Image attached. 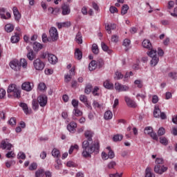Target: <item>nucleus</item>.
Masks as SVG:
<instances>
[{
  "label": "nucleus",
  "mask_w": 177,
  "mask_h": 177,
  "mask_svg": "<svg viewBox=\"0 0 177 177\" xmlns=\"http://www.w3.org/2000/svg\"><path fill=\"white\" fill-rule=\"evenodd\" d=\"M84 136L87 139V140H84L82 142V156L86 158L87 157H91L92 153L96 151L99 153V149H100V146L99 145V140H96L94 141L93 145L91 147L89 146V143H92L93 140L92 138H93V132L91 131H86L84 133Z\"/></svg>",
  "instance_id": "f257e3e1"
},
{
  "label": "nucleus",
  "mask_w": 177,
  "mask_h": 177,
  "mask_svg": "<svg viewBox=\"0 0 177 177\" xmlns=\"http://www.w3.org/2000/svg\"><path fill=\"white\" fill-rule=\"evenodd\" d=\"M7 93L9 97H16L17 99H20V95L21 93L16 84H12L8 86Z\"/></svg>",
  "instance_id": "f03ea898"
},
{
  "label": "nucleus",
  "mask_w": 177,
  "mask_h": 177,
  "mask_svg": "<svg viewBox=\"0 0 177 177\" xmlns=\"http://www.w3.org/2000/svg\"><path fill=\"white\" fill-rule=\"evenodd\" d=\"M33 66L37 71H42V70L45 68V63H44L39 58H37L34 60Z\"/></svg>",
  "instance_id": "7ed1b4c3"
},
{
  "label": "nucleus",
  "mask_w": 177,
  "mask_h": 177,
  "mask_svg": "<svg viewBox=\"0 0 177 177\" xmlns=\"http://www.w3.org/2000/svg\"><path fill=\"white\" fill-rule=\"evenodd\" d=\"M12 147H13V145L9 142L8 139L3 140L1 142L0 145V149H2V150H12Z\"/></svg>",
  "instance_id": "20e7f679"
},
{
  "label": "nucleus",
  "mask_w": 177,
  "mask_h": 177,
  "mask_svg": "<svg viewBox=\"0 0 177 177\" xmlns=\"http://www.w3.org/2000/svg\"><path fill=\"white\" fill-rule=\"evenodd\" d=\"M9 66L12 70H14V71H20L21 64L20 62H19L17 59L12 60L10 62Z\"/></svg>",
  "instance_id": "39448f33"
},
{
  "label": "nucleus",
  "mask_w": 177,
  "mask_h": 177,
  "mask_svg": "<svg viewBox=\"0 0 177 177\" xmlns=\"http://www.w3.org/2000/svg\"><path fill=\"white\" fill-rule=\"evenodd\" d=\"M167 171H168V167L162 165H156L154 167V172H156V174H158L159 175H162L164 174V172H167Z\"/></svg>",
  "instance_id": "423d86ee"
},
{
  "label": "nucleus",
  "mask_w": 177,
  "mask_h": 177,
  "mask_svg": "<svg viewBox=\"0 0 177 177\" xmlns=\"http://www.w3.org/2000/svg\"><path fill=\"white\" fill-rule=\"evenodd\" d=\"M50 37L52 41H57L59 39V32H57V29L55 27H52L49 30Z\"/></svg>",
  "instance_id": "0eeeda50"
},
{
  "label": "nucleus",
  "mask_w": 177,
  "mask_h": 177,
  "mask_svg": "<svg viewBox=\"0 0 177 177\" xmlns=\"http://www.w3.org/2000/svg\"><path fill=\"white\" fill-rule=\"evenodd\" d=\"M37 102L40 107H45L48 104V97L45 95H41L37 97Z\"/></svg>",
  "instance_id": "6e6552de"
},
{
  "label": "nucleus",
  "mask_w": 177,
  "mask_h": 177,
  "mask_svg": "<svg viewBox=\"0 0 177 177\" xmlns=\"http://www.w3.org/2000/svg\"><path fill=\"white\" fill-rule=\"evenodd\" d=\"M115 89L118 92H128V91H129V86L127 85H122L117 82L115 84Z\"/></svg>",
  "instance_id": "1a4fd4ad"
},
{
  "label": "nucleus",
  "mask_w": 177,
  "mask_h": 177,
  "mask_svg": "<svg viewBox=\"0 0 177 177\" xmlns=\"http://www.w3.org/2000/svg\"><path fill=\"white\" fill-rule=\"evenodd\" d=\"M124 100H125L128 107H131L133 109H135L138 106L136 104V102L135 101H133L132 99H131V97H129L128 96H125L124 97Z\"/></svg>",
  "instance_id": "9d476101"
},
{
  "label": "nucleus",
  "mask_w": 177,
  "mask_h": 177,
  "mask_svg": "<svg viewBox=\"0 0 177 177\" xmlns=\"http://www.w3.org/2000/svg\"><path fill=\"white\" fill-rule=\"evenodd\" d=\"M26 49L28 50V53L26 55L28 60H30V62H32L35 57H37V55H35V53H34V50L30 48V46H27Z\"/></svg>",
  "instance_id": "9b49d317"
},
{
  "label": "nucleus",
  "mask_w": 177,
  "mask_h": 177,
  "mask_svg": "<svg viewBox=\"0 0 177 177\" xmlns=\"http://www.w3.org/2000/svg\"><path fill=\"white\" fill-rule=\"evenodd\" d=\"M34 85H31V83L30 82H25L21 85V88L23 91H26V92H30L32 91Z\"/></svg>",
  "instance_id": "f8f14e48"
},
{
  "label": "nucleus",
  "mask_w": 177,
  "mask_h": 177,
  "mask_svg": "<svg viewBox=\"0 0 177 177\" xmlns=\"http://www.w3.org/2000/svg\"><path fill=\"white\" fill-rule=\"evenodd\" d=\"M62 15L63 16H67L69 13L71 12V10L70 9V6L68 4L64 3L62 6Z\"/></svg>",
  "instance_id": "ddd939ff"
},
{
  "label": "nucleus",
  "mask_w": 177,
  "mask_h": 177,
  "mask_svg": "<svg viewBox=\"0 0 177 177\" xmlns=\"http://www.w3.org/2000/svg\"><path fill=\"white\" fill-rule=\"evenodd\" d=\"M48 60L50 64H56L57 63V57L53 54H48Z\"/></svg>",
  "instance_id": "4468645a"
},
{
  "label": "nucleus",
  "mask_w": 177,
  "mask_h": 177,
  "mask_svg": "<svg viewBox=\"0 0 177 177\" xmlns=\"http://www.w3.org/2000/svg\"><path fill=\"white\" fill-rule=\"evenodd\" d=\"M142 46L143 48H145L146 49H153V46L151 45V42H150V40L149 39H144L142 41Z\"/></svg>",
  "instance_id": "2eb2a0df"
},
{
  "label": "nucleus",
  "mask_w": 177,
  "mask_h": 177,
  "mask_svg": "<svg viewBox=\"0 0 177 177\" xmlns=\"http://www.w3.org/2000/svg\"><path fill=\"white\" fill-rule=\"evenodd\" d=\"M75 128H77V123L74 122H71L67 126L68 131H69V132H71L72 133H74V132H75Z\"/></svg>",
  "instance_id": "dca6fc26"
},
{
  "label": "nucleus",
  "mask_w": 177,
  "mask_h": 177,
  "mask_svg": "<svg viewBox=\"0 0 177 177\" xmlns=\"http://www.w3.org/2000/svg\"><path fill=\"white\" fill-rule=\"evenodd\" d=\"M33 50L35 52H39L44 48V46L39 42H34L32 44Z\"/></svg>",
  "instance_id": "f3484780"
},
{
  "label": "nucleus",
  "mask_w": 177,
  "mask_h": 177,
  "mask_svg": "<svg viewBox=\"0 0 177 177\" xmlns=\"http://www.w3.org/2000/svg\"><path fill=\"white\" fill-rule=\"evenodd\" d=\"M160 114H161V109H160V106H158V105H156L153 109V117H155V118H160Z\"/></svg>",
  "instance_id": "a211bd4d"
},
{
  "label": "nucleus",
  "mask_w": 177,
  "mask_h": 177,
  "mask_svg": "<svg viewBox=\"0 0 177 177\" xmlns=\"http://www.w3.org/2000/svg\"><path fill=\"white\" fill-rule=\"evenodd\" d=\"M13 14L15 16V19L17 21H19V20L21 19V15L20 14V12H19V10H17V8H13Z\"/></svg>",
  "instance_id": "6ab92c4d"
},
{
  "label": "nucleus",
  "mask_w": 177,
  "mask_h": 177,
  "mask_svg": "<svg viewBox=\"0 0 177 177\" xmlns=\"http://www.w3.org/2000/svg\"><path fill=\"white\" fill-rule=\"evenodd\" d=\"M20 41L19 34L17 32L15 33V35L11 37V42L12 44H17Z\"/></svg>",
  "instance_id": "aec40b11"
},
{
  "label": "nucleus",
  "mask_w": 177,
  "mask_h": 177,
  "mask_svg": "<svg viewBox=\"0 0 177 177\" xmlns=\"http://www.w3.org/2000/svg\"><path fill=\"white\" fill-rule=\"evenodd\" d=\"M145 177H156L154 173L151 171V167H147L145 169Z\"/></svg>",
  "instance_id": "412c9836"
},
{
  "label": "nucleus",
  "mask_w": 177,
  "mask_h": 177,
  "mask_svg": "<svg viewBox=\"0 0 177 177\" xmlns=\"http://www.w3.org/2000/svg\"><path fill=\"white\" fill-rule=\"evenodd\" d=\"M97 67V62H96V61L95 60L91 61L88 64V70L90 71H93V70H96Z\"/></svg>",
  "instance_id": "4be33fe9"
},
{
  "label": "nucleus",
  "mask_w": 177,
  "mask_h": 177,
  "mask_svg": "<svg viewBox=\"0 0 177 177\" xmlns=\"http://www.w3.org/2000/svg\"><path fill=\"white\" fill-rule=\"evenodd\" d=\"M103 85L106 89H113L114 88V84L110 82L109 80H106L104 82Z\"/></svg>",
  "instance_id": "5701e85b"
},
{
  "label": "nucleus",
  "mask_w": 177,
  "mask_h": 177,
  "mask_svg": "<svg viewBox=\"0 0 177 177\" xmlns=\"http://www.w3.org/2000/svg\"><path fill=\"white\" fill-rule=\"evenodd\" d=\"M105 28L108 34H111V30H115L116 26L114 24H108L105 26Z\"/></svg>",
  "instance_id": "b1692460"
},
{
  "label": "nucleus",
  "mask_w": 177,
  "mask_h": 177,
  "mask_svg": "<svg viewBox=\"0 0 177 177\" xmlns=\"http://www.w3.org/2000/svg\"><path fill=\"white\" fill-rule=\"evenodd\" d=\"M75 57L77 60H81V59H82V52L80 50V48H76L75 49Z\"/></svg>",
  "instance_id": "393cba45"
},
{
  "label": "nucleus",
  "mask_w": 177,
  "mask_h": 177,
  "mask_svg": "<svg viewBox=\"0 0 177 177\" xmlns=\"http://www.w3.org/2000/svg\"><path fill=\"white\" fill-rule=\"evenodd\" d=\"M158 62H160V58L158 57H153L151 58V60L150 62V64L152 67H156L157 64H158Z\"/></svg>",
  "instance_id": "a878e982"
},
{
  "label": "nucleus",
  "mask_w": 177,
  "mask_h": 177,
  "mask_svg": "<svg viewBox=\"0 0 177 177\" xmlns=\"http://www.w3.org/2000/svg\"><path fill=\"white\" fill-rule=\"evenodd\" d=\"M4 28L6 32H12L15 30V26L12 24H7Z\"/></svg>",
  "instance_id": "bb28decb"
},
{
  "label": "nucleus",
  "mask_w": 177,
  "mask_h": 177,
  "mask_svg": "<svg viewBox=\"0 0 177 177\" xmlns=\"http://www.w3.org/2000/svg\"><path fill=\"white\" fill-rule=\"evenodd\" d=\"M19 106L24 110L25 114H30V111L28 110V106H27V104L21 102L19 104Z\"/></svg>",
  "instance_id": "cd10ccee"
},
{
  "label": "nucleus",
  "mask_w": 177,
  "mask_h": 177,
  "mask_svg": "<svg viewBox=\"0 0 177 177\" xmlns=\"http://www.w3.org/2000/svg\"><path fill=\"white\" fill-rule=\"evenodd\" d=\"M147 55L149 56V57H157V50H153V48L150 49V51L147 53Z\"/></svg>",
  "instance_id": "c85d7f7f"
},
{
  "label": "nucleus",
  "mask_w": 177,
  "mask_h": 177,
  "mask_svg": "<svg viewBox=\"0 0 177 177\" xmlns=\"http://www.w3.org/2000/svg\"><path fill=\"white\" fill-rule=\"evenodd\" d=\"M104 120H111L113 118V112L106 111L104 115Z\"/></svg>",
  "instance_id": "c756f323"
},
{
  "label": "nucleus",
  "mask_w": 177,
  "mask_h": 177,
  "mask_svg": "<svg viewBox=\"0 0 177 177\" xmlns=\"http://www.w3.org/2000/svg\"><path fill=\"white\" fill-rule=\"evenodd\" d=\"M75 41L77 44H82V35L80 32H78L75 37Z\"/></svg>",
  "instance_id": "7c9ffc66"
},
{
  "label": "nucleus",
  "mask_w": 177,
  "mask_h": 177,
  "mask_svg": "<svg viewBox=\"0 0 177 177\" xmlns=\"http://www.w3.org/2000/svg\"><path fill=\"white\" fill-rule=\"evenodd\" d=\"M101 46H102V49L104 52H107V53H109V55H110V53H111V52H113V50L109 49V46H107V45H106V44H104V42L101 43Z\"/></svg>",
  "instance_id": "2f4dec72"
},
{
  "label": "nucleus",
  "mask_w": 177,
  "mask_h": 177,
  "mask_svg": "<svg viewBox=\"0 0 177 177\" xmlns=\"http://www.w3.org/2000/svg\"><path fill=\"white\" fill-rule=\"evenodd\" d=\"M52 156H54L55 158H60V151L59 149L55 148L52 151Z\"/></svg>",
  "instance_id": "473e14b6"
},
{
  "label": "nucleus",
  "mask_w": 177,
  "mask_h": 177,
  "mask_svg": "<svg viewBox=\"0 0 177 177\" xmlns=\"http://www.w3.org/2000/svg\"><path fill=\"white\" fill-rule=\"evenodd\" d=\"M129 9V6L127 4H124L122 7V11H121V15L124 16V15H127L128 13V10Z\"/></svg>",
  "instance_id": "72a5a7b5"
},
{
  "label": "nucleus",
  "mask_w": 177,
  "mask_h": 177,
  "mask_svg": "<svg viewBox=\"0 0 177 177\" xmlns=\"http://www.w3.org/2000/svg\"><path fill=\"white\" fill-rule=\"evenodd\" d=\"M124 137L121 134H116L113 136V142H121Z\"/></svg>",
  "instance_id": "f704fd0d"
},
{
  "label": "nucleus",
  "mask_w": 177,
  "mask_h": 177,
  "mask_svg": "<svg viewBox=\"0 0 177 177\" xmlns=\"http://www.w3.org/2000/svg\"><path fill=\"white\" fill-rule=\"evenodd\" d=\"M91 50L94 55H98L99 53V47L97 46V44H93L92 46Z\"/></svg>",
  "instance_id": "c9c22d12"
},
{
  "label": "nucleus",
  "mask_w": 177,
  "mask_h": 177,
  "mask_svg": "<svg viewBox=\"0 0 177 177\" xmlns=\"http://www.w3.org/2000/svg\"><path fill=\"white\" fill-rule=\"evenodd\" d=\"M91 92H92V84H86L84 90V93H86V95H89Z\"/></svg>",
  "instance_id": "e433bc0d"
},
{
  "label": "nucleus",
  "mask_w": 177,
  "mask_h": 177,
  "mask_svg": "<svg viewBox=\"0 0 177 177\" xmlns=\"http://www.w3.org/2000/svg\"><path fill=\"white\" fill-rule=\"evenodd\" d=\"M32 106L33 110H38V109H39V103L38 102V101H37V100H32Z\"/></svg>",
  "instance_id": "4c0bfd02"
},
{
  "label": "nucleus",
  "mask_w": 177,
  "mask_h": 177,
  "mask_svg": "<svg viewBox=\"0 0 177 177\" xmlns=\"http://www.w3.org/2000/svg\"><path fill=\"white\" fill-rule=\"evenodd\" d=\"M0 17L1 19H3L4 20H8V19H10V17H12L9 12H6V15H5V14L3 13H0Z\"/></svg>",
  "instance_id": "58836bf2"
},
{
  "label": "nucleus",
  "mask_w": 177,
  "mask_h": 177,
  "mask_svg": "<svg viewBox=\"0 0 177 177\" xmlns=\"http://www.w3.org/2000/svg\"><path fill=\"white\" fill-rule=\"evenodd\" d=\"M152 132H153V127H147L144 130V133H145V135H151Z\"/></svg>",
  "instance_id": "ea45409f"
},
{
  "label": "nucleus",
  "mask_w": 177,
  "mask_h": 177,
  "mask_svg": "<svg viewBox=\"0 0 177 177\" xmlns=\"http://www.w3.org/2000/svg\"><path fill=\"white\" fill-rule=\"evenodd\" d=\"M73 114L75 117H81L82 115V111H80L78 108H75L73 110Z\"/></svg>",
  "instance_id": "a19ab883"
},
{
  "label": "nucleus",
  "mask_w": 177,
  "mask_h": 177,
  "mask_svg": "<svg viewBox=\"0 0 177 177\" xmlns=\"http://www.w3.org/2000/svg\"><path fill=\"white\" fill-rule=\"evenodd\" d=\"M117 165V163L115 161H111L107 165L108 169H114L115 168V166Z\"/></svg>",
  "instance_id": "79ce46f5"
},
{
  "label": "nucleus",
  "mask_w": 177,
  "mask_h": 177,
  "mask_svg": "<svg viewBox=\"0 0 177 177\" xmlns=\"http://www.w3.org/2000/svg\"><path fill=\"white\" fill-rule=\"evenodd\" d=\"M44 174H45V171L43 169H38L35 172V177L44 176Z\"/></svg>",
  "instance_id": "37998d69"
},
{
  "label": "nucleus",
  "mask_w": 177,
  "mask_h": 177,
  "mask_svg": "<svg viewBox=\"0 0 177 177\" xmlns=\"http://www.w3.org/2000/svg\"><path fill=\"white\" fill-rule=\"evenodd\" d=\"M19 64H21V67L22 66L24 68H26L28 64L27 60H26V59H21L19 62Z\"/></svg>",
  "instance_id": "c03bdc74"
},
{
  "label": "nucleus",
  "mask_w": 177,
  "mask_h": 177,
  "mask_svg": "<svg viewBox=\"0 0 177 177\" xmlns=\"http://www.w3.org/2000/svg\"><path fill=\"white\" fill-rule=\"evenodd\" d=\"M55 164L54 165V167L55 168L57 169V170H59L60 169V167L62 166V161L59 159H57L56 161H55Z\"/></svg>",
  "instance_id": "a18cd8bd"
},
{
  "label": "nucleus",
  "mask_w": 177,
  "mask_h": 177,
  "mask_svg": "<svg viewBox=\"0 0 177 177\" xmlns=\"http://www.w3.org/2000/svg\"><path fill=\"white\" fill-rule=\"evenodd\" d=\"M115 80H122L124 78V75L121 73V72L117 71L115 72Z\"/></svg>",
  "instance_id": "49530a36"
},
{
  "label": "nucleus",
  "mask_w": 177,
  "mask_h": 177,
  "mask_svg": "<svg viewBox=\"0 0 177 177\" xmlns=\"http://www.w3.org/2000/svg\"><path fill=\"white\" fill-rule=\"evenodd\" d=\"M80 100L85 104L88 102V97L85 95H81L80 96Z\"/></svg>",
  "instance_id": "de8ad7c7"
},
{
  "label": "nucleus",
  "mask_w": 177,
  "mask_h": 177,
  "mask_svg": "<svg viewBox=\"0 0 177 177\" xmlns=\"http://www.w3.org/2000/svg\"><path fill=\"white\" fill-rule=\"evenodd\" d=\"M155 162L156 165H162L164 164V160L161 158H157Z\"/></svg>",
  "instance_id": "09e8293b"
},
{
  "label": "nucleus",
  "mask_w": 177,
  "mask_h": 177,
  "mask_svg": "<svg viewBox=\"0 0 177 177\" xmlns=\"http://www.w3.org/2000/svg\"><path fill=\"white\" fill-rule=\"evenodd\" d=\"M165 134V129L163 127H160L158 131V136H162V135Z\"/></svg>",
  "instance_id": "8fccbe9b"
},
{
  "label": "nucleus",
  "mask_w": 177,
  "mask_h": 177,
  "mask_svg": "<svg viewBox=\"0 0 177 177\" xmlns=\"http://www.w3.org/2000/svg\"><path fill=\"white\" fill-rule=\"evenodd\" d=\"M160 139L162 145H164V146H167L168 145V140H167L165 137H161Z\"/></svg>",
  "instance_id": "3c124183"
},
{
  "label": "nucleus",
  "mask_w": 177,
  "mask_h": 177,
  "mask_svg": "<svg viewBox=\"0 0 177 177\" xmlns=\"http://www.w3.org/2000/svg\"><path fill=\"white\" fill-rule=\"evenodd\" d=\"M6 157L7 158H15V152L13 151H8L6 154Z\"/></svg>",
  "instance_id": "603ef678"
},
{
  "label": "nucleus",
  "mask_w": 177,
  "mask_h": 177,
  "mask_svg": "<svg viewBox=\"0 0 177 177\" xmlns=\"http://www.w3.org/2000/svg\"><path fill=\"white\" fill-rule=\"evenodd\" d=\"M118 38H119L118 35H113L111 37V42H115V44H117V42H118Z\"/></svg>",
  "instance_id": "864d4df0"
},
{
  "label": "nucleus",
  "mask_w": 177,
  "mask_h": 177,
  "mask_svg": "<svg viewBox=\"0 0 177 177\" xmlns=\"http://www.w3.org/2000/svg\"><path fill=\"white\" fill-rule=\"evenodd\" d=\"M134 84H135V85H137L138 88L143 87V84H142L141 80H135Z\"/></svg>",
  "instance_id": "5fc2aeb1"
},
{
  "label": "nucleus",
  "mask_w": 177,
  "mask_h": 177,
  "mask_svg": "<svg viewBox=\"0 0 177 177\" xmlns=\"http://www.w3.org/2000/svg\"><path fill=\"white\" fill-rule=\"evenodd\" d=\"M37 163L33 162L29 166V169L30 171H35V169H37Z\"/></svg>",
  "instance_id": "6e6d98bb"
},
{
  "label": "nucleus",
  "mask_w": 177,
  "mask_h": 177,
  "mask_svg": "<svg viewBox=\"0 0 177 177\" xmlns=\"http://www.w3.org/2000/svg\"><path fill=\"white\" fill-rule=\"evenodd\" d=\"M97 91H99V87L95 86L92 91L93 96H99V93H97Z\"/></svg>",
  "instance_id": "4d7b16f0"
},
{
  "label": "nucleus",
  "mask_w": 177,
  "mask_h": 177,
  "mask_svg": "<svg viewBox=\"0 0 177 177\" xmlns=\"http://www.w3.org/2000/svg\"><path fill=\"white\" fill-rule=\"evenodd\" d=\"M18 158H21V160H26V153L24 152H19L17 155Z\"/></svg>",
  "instance_id": "13d9d810"
},
{
  "label": "nucleus",
  "mask_w": 177,
  "mask_h": 177,
  "mask_svg": "<svg viewBox=\"0 0 177 177\" xmlns=\"http://www.w3.org/2000/svg\"><path fill=\"white\" fill-rule=\"evenodd\" d=\"M114 157H115V154L114 153V151H113V150L109 151L108 153V158L113 159L114 158Z\"/></svg>",
  "instance_id": "bf43d9fd"
},
{
  "label": "nucleus",
  "mask_w": 177,
  "mask_h": 177,
  "mask_svg": "<svg viewBox=\"0 0 177 177\" xmlns=\"http://www.w3.org/2000/svg\"><path fill=\"white\" fill-rule=\"evenodd\" d=\"M38 88L39 91H45V88H46V85H45V83H39Z\"/></svg>",
  "instance_id": "052dcab7"
},
{
  "label": "nucleus",
  "mask_w": 177,
  "mask_h": 177,
  "mask_svg": "<svg viewBox=\"0 0 177 177\" xmlns=\"http://www.w3.org/2000/svg\"><path fill=\"white\" fill-rule=\"evenodd\" d=\"M153 140H158V137L157 136V134L155 132H151V134L149 135Z\"/></svg>",
  "instance_id": "680f3d73"
},
{
  "label": "nucleus",
  "mask_w": 177,
  "mask_h": 177,
  "mask_svg": "<svg viewBox=\"0 0 177 177\" xmlns=\"http://www.w3.org/2000/svg\"><path fill=\"white\" fill-rule=\"evenodd\" d=\"M8 124H10V125H16V118H11L8 121Z\"/></svg>",
  "instance_id": "e2e57ef3"
},
{
  "label": "nucleus",
  "mask_w": 177,
  "mask_h": 177,
  "mask_svg": "<svg viewBox=\"0 0 177 177\" xmlns=\"http://www.w3.org/2000/svg\"><path fill=\"white\" fill-rule=\"evenodd\" d=\"M131 44V40L128 39H125L123 41V46H128L129 45Z\"/></svg>",
  "instance_id": "0e129e2a"
},
{
  "label": "nucleus",
  "mask_w": 177,
  "mask_h": 177,
  "mask_svg": "<svg viewBox=\"0 0 177 177\" xmlns=\"http://www.w3.org/2000/svg\"><path fill=\"white\" fill-rule=\"evenodd\" d=\"M72 106H73V107L75 109H77V107H78V100H72Z\"/></svg>",
  "instance_id": "69168bd1"
},
{
  "label": "nucleus",
  "mask_w": 177,
  "mask_h": 177,
  "mask_svg": "<svg viewBox=\"0 0 177 177\" xmlns=\"http://www.w3.org/2000/svg\"><path fill=\"white\" fill-rule=\"evenodd\" d=\"M158 102V96L157 95H153L152 97V103H153V104H156V103Z\"/></svg>",
  "instance_id": "338daca9"
},
{
  "label": "nucleus",
  "mask_w": 177,
  "mask_h": 177,
  "mask_svg": "<svg viewBox=\"0 0 177 177\" xmlns=\"http://www.w3.org/2000/svg\"><path fill=\"white\" fill-rule=\"evenodd\" d=\"M122 176V174H118V173H115V174H109V177H121Z\"/></svg>",
  "instance_id": "774afa93"
}]
</instances>
